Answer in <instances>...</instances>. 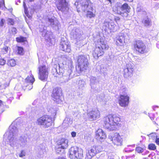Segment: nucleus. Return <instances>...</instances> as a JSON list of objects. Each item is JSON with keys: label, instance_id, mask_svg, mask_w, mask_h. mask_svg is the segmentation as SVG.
I'll list each match as a JSON object with an SVG mask.
<instances>
[{"label": "nucleus", "instance_id": "obj_1", "mask_svg": "<svg viewBox=\"0 0 159 159\" xmlns=\"http://www.w3.org/2000/svg\"><path fill=\"white\" fill-rule=\"evenodd\" d=\"M95 47L92 51V55L96 60L102 57L106 51L109 50V46L102 39L100 38L94 42Z\"/></svg>", "mask_w": 159, "mask_h": 159}, {"label": "nucleus", "instance_id": "obj_2", "mask_svg": "<svg viewBox=\"0 0 159 159\" xmlns=\"http://www.w3.org/2000/svg\"><path fill=\"white\" fill-rule=\"evenodd\" d=\"M104 127L110 131L116 129V126L120 125L121 121L120 116L116 115H110L103 118Z\"/></svg>", "mask_w": 159, "mask_h": 159}, {"label": "nucleus", "instance_id": "obj_3", "mask_svg": "<svg viewBox=\"0 0 159 159\" xmlns=\"http://www.w3.org/2000/svg\"><path fill=\"white\" fill-rule=\"evenodd\" d=\"M76 63V70L79 73L87 70L89 66L87 57L84 55H80L78 56Z\"/></svg>", "mask_w": 159, "mask_h": 159}, {"label": "nucleus", "instance_id": "obj_4", "mask_svg": "<svg viewBox=\"0 0 159 159\" xmlns=\"http://www.w3.org/2000/svg\"><path fill=\"white\" fill-rule=\"evenodd\" d=\"M132 49L134 52L138 54H143L148 52L145 44L140 39H136L134 41Z\"/></svg>", "mask_w": 159, "mask_h": 159}, {"label": "nucleus", "instance_id": "obj_5", "mask_svg": "<svg viewBox=\"0 0 159 159\" xmlns=\"http://www.w3.org/2000/svg\"><path fill=\"white\" fill-rule=\"evenodd\" d=\"M93 2L90 0H76L75 3L78 12H80L81 10L85 12L90 7L93 6Z\"/></svg>", "mask_w": 159, "mask_h": 159}, {"label": "nucleus", "instance_id": "obj_6", "mask_svg": "<svg viewBox=\"0 0 159 159\" xmlns=\"http://www.w3.org/2000/svg\"><path fill=\"white\" fill-rule=\"evenodd\" d=\"M7 139L11 146H14L16 143L17 140L18 130L16 127L11 125L9 127Z\"/></svg>", "mask_w": 159, "mask_h": 159}, {"label": "nucleus", "instance_id": "obj_7", "mask_svg": "<svg viewBox=\"0 0 159 159\" xmlns=\"http://www.w3.org/2000/svg\"><path fill=\"white\" fill-rule=\"evenodd\" d=\"M36 123L39 125L42 126L43 128H48L52 125V118L48 116H43L37 119Z\"/></svg>", "mask_w": 159, "mask_h": 159}, {"label": "nucleus", "instance_id": "obj_8", "mask_svg": "<svg viewBox=\"0 0 159 159\" xmlns=\"http://www.w3.org/2000/svg\"><path fill=\"white\" fill-rule=\"evenodd\" d=\"M69 156L71 159H82L83 150L81 148L72 147L69 149Z\"/></svg>", "mask_w": 159, "mask_h": 159}, {"label": "nucleus", "instance_id": "obj_9", "mask_svg": "<svg viewBox=\"0 0 159 159\" xmlns=\"http://www.w3.org/2000/svg\"><path fill=\"white\" fill-rule=\"evenodd\" d=\"M57 8L62 12H68L69 10V4L67 0H57L55 2Z\"/></svg>", "mask_w": 159, "mask_h": 159}, {"label": "nucleus", "instance_id": "obj_10", "mask_svg": "<svg viewBox=\"0 0 159 159\" xmlns=\"http://www.w3.org/2000/svg\"><path fill=\"white\" fill-rule=\"evenodd\" d=\"M102 150L103 148L101 146H93L90 149L87 150L85 159H91L97 154L102 151Z\"/></svg>", "mask_w": 159, "mask_h": 159}, {"label": "nucleus", "instance_id": "obj_11", "mask_svg": "<svg viewBox=\"0 0 159 159\" xmlns=\"http://www.w3.org/2000/svg\"><path fill=\"white\" fill-rule=\"evenodd\" d=\"M38 69L39 78L42 81H46L48 75V68L45 65H43L39 66Z\"/></svg>", "mask_w": 159, "mask_h": 159}, {"label": "nucleus", "instance_id": "obj_12", "mask_svg": "<svg viewBox=\"0 0 159 159\" xmlns=\"http://www.w3.org/2000/svg\"><path fill=\"white\" fill-rule=\"evenodd\" d=\"M68 140L64 138L61 139L57 142L55 147L56 151L57 153L60 154L61 150L66 148L68 146Z\"/></svg>", "mask_w": 159, "mask_h": 159}, {"label": "nucleus", "instance_id": "obj_13", "mask_svg": "<svg viewBox=\"0 0 159 159\" xmlns=\"http://www.w3.org/2000/svg\"><path fill=\"white\" fill-rule=\"evenodd\" d=\"M126 68L124 70L123 76L126 78L131 77L134 72V64L132 62L126 64Z\"/></svg>", "mask_w": 159, "mask_h": 159}, {"label": "nucleus", "instance_id": "obj_14", "mask_svg": "<svg viewBox=\"0 0 159 159\" xmlns=\"http://www.w3.org/2000/svg\"><path fill=\"white\" fill-rule=\"evenodd\" d=\"M130 7L128 4L126 3L123 4L120 7V9L117 8L116 12L117 14L123 16L124 14L125 13H129L130 11Z\"/></svg>", "mask_w": 159, "mask_h": 159}, {"label": "nucleus", "instance_id": "obj_15", "mask_svg": "<svg viewBox=\"0 0 159 159\" xmlns=\"http://www.w3.org/2000/svg\"><path fill=\"white\" fill-rule=\"evenodd\" d=\"M110 139L114 145L118 146L121 145L122 144L123 140L119 134L117 133H116L113 137H111Z\"/></svg>", "mask_w": 159, "mask_h": 159}, {"label": "nucleus", "instance_id": "obj_16", "mask_svg": "<svg viewBox=\"0 0 159 159\" xmlns=\"http://www.w3.org/2000/svg\"><path fill=\"white\" fill-rule=\"evenodd\" d=\"M96 137L98 140L102 141L103 139L106 138V135L104 132L100 129L96 131Z\"/></svg>", "mask_w": 159, "mask_h": 159}, {"label": "nucleus", "instance_id": "obj_17", "mask_svg": "<svg viewBox=\"0 0 159 159\" xmlns=\"http://www.w3.org/2000/svg\"><path fill=\"white\" fill-rule=\"evenodd\" d=\"M125 36L124 34L119 35L116 37V44L118 46H122L125 43Z\"/></svg>", "mask_w": 159, "mask_h": 159}, {"label": "nucleus", "instance_id": "obj_18", "mask_svg": "<svg viewBox=\"0 0 159 159\" xmlns=\"http://www.w3.org/2000/svg\"><path fill=\"white\" fill-rule=\"evenodd\" d=\"M89 116L90 119L93 120H96V119L99 118V111L97 109H95L89 113Z\"/></svg>", "mask_w": 159, "mask_h": 159}, {"label": "nucleus", "instance_id": "obj_19", "mask_svg": "<svg viewBox=\"0 0 159 159\" xmlns=\"http://www.w3.org/2000/svg\"><path fill=\"white\" fill-rule=\"evenodd\" d=\"M35 81L34 78L32 75H30L29 76H28L25 80V82L26 84L29 83V84L28 85H30V87L29 88H27V89L28 90H30L32 88V85Z\"/></svg>", "mask_w": 159, "mask_h": 159}, {"label": "nucleus", "instance_id": "obj_20", "mask_svg": "<svg viewBox=\"0 0 159 159\" xmlns=\"http://www.w3.org/2000/svg\"><path fill=\"white\" fill-rule=\"evenodd\" d=\"M60 48L61 50L66 52L70 53L71 51L70 45L65 42L61 44Z\"/></svg>", "mask_w": 159, "mask_h": 159}, {"label": "nucleus", "instance_id": "obj_21", "mask_svg": "<svg viewBox=\"0 0 159 159\" xmlns=\"http://www.w3.org/2000/svg\"><path fill=\"white\" fill-rule=\"evenodd\" d=\"M60 89L56 87L54 88L51 95V96L53 98L57 99H59L60 97Z\"/></svg>", "mask_w": 159, "mask_h": 159}, {"label": "nucleus", "instance_id": "obj_22", "mask_svg": "<svg viewBox=\"0 0 159 159\" xmlns=\"http://www.w3.org/2000/svg\"><path fill=\"white\" fill-rule=\"evenodd\" d=\"M90 11L87 10V13L86 15V17L90 19L92 18H94L95 17L96 15L95 13H94L93 12V7H90L89 8Z\"/></svg>", "mask_w": 159, "mask_h": 159}, {"label": "nucleus", "instance_id": "obj_23", "mask_svg": "<svg viewBox=\"0 0 159 159\" xmlns=\"http://www.w3.org/2000/svg\"><path fill=\"white\" fill-rule=\"evenodd\" d=\"M119 103L120 106L123 107H125L128 105L129 100H119Z\"/></svg>", "mask_w": 159, "mask_h": 159}, {"label": "nucleus", "instance_id": "obj_24", "mask_svg": "<svg viewBox=\"0 0 159 159\" xmlns=\"http://www.w3.org/2000/svg\"><path fill=\"white\" fill-rule=\"evenodd\" d=\"M104 24L106 27L110 30H113L114 28V25L112 23L106 21L104 22Z\"/></svg>", "mask_w": 159, "mask_h": 159}, {"label": "nucleus", "instance_id": "obj_25", "mask_svg": "<svg viewBox=\"0 0 159 159\" xmlns=\"http://www.w3.org/2000/svg\"><path fill=\"white\" fill-rule=\"evenodd\" d=\"M19 140L21 145H25L27 142V137L25 136L22 135L20 137Z\"/></svg>", "mask_w": 159, "mask_h": 159}, {"label": "nucleus", "instance_id": "obj_26", "mask_svg": "<svg viewBox=\"0 0 159 159\" xmlns=\"http://www.w3.org/2000/svg\"><path fill=\"white\" fill-rule=\"evenodd\" d=\"M16 41L17 43H24L27 41L26 38L22 36H20L16 38Z\"/></svg>", "mask_w": 159, "mask_h": 159}, {"label": "nucleus", "instance_id": "obj_27", "mask_svg": "<svg viewBox=\"0 0 159 159\" xmlns=\"http://www.w3.org/2000/svg\"><path fill=\"white\" fill-rule=\"evenodd\" d=\"M7 65L11 67L14 66L16 65V61L13 59L9 60L7 61Z\"/></svg>", "mask_w": 159, "mask_h": 159}, {"label": "nucleus", "instance_id": "obj_28", "mask_svg": "<svg viewBox=\"0 0 159 159\" xmlns=\"http://www.w3.org/2000/svg\"><path fill=\"white\" fill-rule=\"evenodd\" d=\"M8 33L11 35H15L17 33L16 29L14 27H11L9 28Z\"/></svg>", "mask_w": 159, "mask_h": 159}, {"label": "nucleus", "instance_id": "obj_29", "mask_svg": "<svg viewBox=\"0 0 159 159\" xmlns=\"http://www.w3.org/2000/svg\"><path fill=\"white\" fill-rule=\"evenodd\" d=\"M10 50V48L8 47L5 46L1 49V53L5 54L7 53L9 50Z\"/></svg>", "mask_w": 159, "mask_h": 159}, {"label": "nucleus", "instance_id": "obj_30", "mask_svg": "<svg viewBox=\"0 0 159 159\" xmlns=\"http://www.w3.org/2000/svg\"><path fill=\"white\" fill-rule=\"evenodd\" d=\"M17 53L20 55H22L24 54V50L23 48L21 47H17Z\"/></svg>", "mask_w": 159, "mask_h": 159}, {"label": "nucleus", "instance_id": "obj_31", "mask_svg": "<svg viewBox=\"0 0 159 159\" xmlns=\"http://www.w3.org/2000/svg\"><path fill=\"white\" fill-rule=\"evenodd\" d=\"M143 24L145 26H148L151 25V21L148 18L144 20L143 22Z\"/></svg>", "mask_w": 159, "mask_h": 159}, {"label": "nucleus", "instance_id": "obj_32", "mask_svg": "<svg viewBox=\"0 0 159 159\" xmlns=\"http://www.w3.org/2000/svg\"><path fill=\"white\" fill-rule=\"evenodd\" d=\"M145 150V149L144 148H142L139 147H136L135 149L136 151L139 153H143Z\"/></svg>", "mask_w": 159, "mask_h": 159}, {"label": "nucleus", "instance_id": "obj_33", "mask_svg": "<svg viewBox=\"0 0 159 159\" xmlns=\"http://www.w3.org/2000/svg\"><path fill=\"white\" fill-rule=\"evenodd\" d=\"M72 123V120L68 117H66L64 121V123L67 124L68 125L71 124Z\"/></svg>", "mask_w": 159, "mask_h": 159}, {"label": "nucleus", "instance_id": "obj_34", "mask_svg": "<svg viewBox=\"0 0 159 159\" xmlns=\"http://www.w3.org/2000/svg\"><path fill=\"white\" fill-rule=\"evenodd\" d=\"M148 148L150 150H155L156 149V146L155 144L151 143L148 145Z\"/></svg>", "mask_w": 159, "mask_h": 159}, {"label": "nucleus", "instance_id": "obj_35", "mask_svg": "<svg viewBox=\"0 0 159 159\" xmlns=\"http://www.w3.org/2000/svg\"><path fill=\"white\" fill-rule=\"evenodd\" d=\"M148 135L150 139L151 138L153 140L155 139H156V138H157V135L156 133H152Z\"/></svg>", "mask_w": 159, "mask_h": 159}, {"label": "nucleus", "instance_id": "obj_36", "mask_svg": "<svg viewBox=\"0 0 159 159\" xmlns=\"http://www.w3.org/2000/svg\"><path fill=\"white\" fill-rule=\"evenodd\" d=\"M7 24L11 25H13L14 24V21L13 19L9 18L7 19Z\"/></svg>", "mask_w": 159, "mask_h": 159}, {"label": "nucleus", "instance_id": "obj_37", "mask_svg": "<svg viewBox=\"0 0 159 159\" xmlns=\"http://www.w3.org/2000/svg\"><path fill=\"white\" fill-rule=\"evenodd\" d=\"M6 63V61L4 58H0V65L3 66L5 65Z\"/></svg>", "mask_w": 159, "mask_h": 159}, {"label": "nucleus", "instance_id": "obj_38", "mask_svg": "<svg viewBox=\"0 0 159 159\" xmlns=\"http://www.w3.org/2000/svg\"><path fill=\"white\" fill-rule=\"evenodd\" d=\"M121 99H129V97L127 95H121L120 96Z\"/></svg>", "mask_w": 159, "mask_h": 159}, {"label": "nucleus", "instance_id": "obj_39", "mask_svg": "<svg viewBox=\"0 0 159 159\" xmlns=\"http://www.w3.org/2000/svg\"><path fill=\"white\" fill-rule=\"evenodd\" d=\"M5 7V1L4 0H0V8Z\"/></svg>", "mask_w": 159, "mask_h": 159}, {"label": "nucleus", "instance_id": "obj_40", "mask_svg": "<svg viewBox=\"0 0 159 159\" xmlns=\"http://www.w3.org/2000/svg\"><path fill=\"white\" fill-rule=\"evenodd\" d=\"M24 12L25 13L26 16L29 19H31V16H30V14H29V11L27 10H26V11H24Z\"/></svg>", "mask_w": 159, "mask_h": 159}, {"label": "nucleus", "instance_id": "obj_41", "mask_svg": "<svg viewBox=\"0 0 159 159\" xmlns=\"http://www.w3.org/2000/svg\"><path fill=\"white\" fill-rule=\"evenodd\" d=\"M5 22V20L3 19H1L0 21V26L2 27L4 25V23Z\"/></svg>", "mask_w": 159, "mask_h": 159}, {"label": "nucleus", "instance_id": "obj_42", "mask_svg": "<svg viewBox=\"0 0 159 159\" xmlns=\"http://www.w3.org/2000/svg\"><path fill=\"white\" fill-rule=\"evenodd\" d=\"M25 155V152L24 150H22L20 153L19 154V156L20 157H23Z\"/></svg>", "mask_w": 159, "mask_h": 159}, {"label": "nucleus", "instance_id": "obj_43", "mask_svg": "<svg viewBox=\"0 0 159 159\" xmlns=\"http://www.w3.org/2000/svg\"><path fill=\"white\" fill-rule=\"evenodd\" d=\"M120 20V18L119 16H116L115 17L114 20L116 22H117L119 21Z\"/></svg>", "mask_w": 159, "mask_h": 159}, {"label": "nucleus", "instance_id": "obj_44", "mask_svg": "<svg viewBox=\"0 0 159 159\" xmlns=\"http://www.w3.org/2000/svg\"><path fill=\"white\" fill-rule=\"evenodd\" d=\"M23 6L24 8V11H26V10H28V8L26 7V5L25 3V2H24L23 3Z\"/></svg>", "mask_w": 159, "mask_h": 159}, {"label": "nucleus", "instance_id": "obj_45", "mask_svg": "<svg viewBox=\"0 0 159 159\" xmlns=\"http://www.w3.org/2000/svg\"><path fill=\"white\" fill-rule=\"evenodd\" d=\"M71 135L72 137H75L76 136V133L75 132H72L71 133Z\"/></svg>", "mask_w": 159, "mask_h": 159}, {"label": "nucleus", "instance_id": "obj_46", "mask_svg": "<svg viewBox=\"0 0 159 159\" xmlns=\"http://www.w3.org/2000/svg\"><path fill=\"white\" fill-rule=\"evenodd\" d=\"M155 142L157 144L159 145V138H156Z\"/></svg>", "mask_w": 159, "mask_h": 159}, {"label": "nucleus", "instance_id": "obj_47", "mask_svg": "<svg viewBox=\"0 0 159 159\" xmlns=\"http://www.w3.org/2000/svg\"><path fill=\"white\" fill-rule=\"evenodd\" d=\"M48 20L51 23H53L54 22V20L53 19L49 18L48 19Z\"/></svg>", "mask_w": 159, "mask_h": 159}, {"label": "nucleus", "instance_id": "obj_48", "mask_svg": "<svg viewBox=\"0 0 159 159\" xmlns=\"http://www.w3.org/2000/svg\"><path fill=\"white\" fill-rule=\"evenodd\" d=\"M149 153V151H146L143 153L142 154L143 155H145L148 154Z\"/></svg>", "mask_w": 159, "mask_h": 159}, {"label": "nucleus", "instance_id": "obj_49", "mask_svg": "<svg viewBox=\"0 0 159 159\" xmlns=\"http://www.w3.org/2000/svg\"><path fill=\"white\" fill-rule=\"evenodd\" d=\"M58 101H60V102H61V100H54V102H55V103L58 104V103H57Z\"/></svg>", "mask_w": 159, "mask_h": 159}, {"label": "nucleus", "instance_id": "obj_50", "mask_svg": "<svg viewBox=\"0 0 159 159\" xmlns=\"http://www.w3.org/2000/svg\"><path fill=\"white\" fill-rule=\"evenodd\" d=\"M108 159H114V158L113 157H111L110 156H108Z\"/></svg>", "mask_w": 159, "mask_h": 159}, {"label": "nucleus", "instance_id": "obj_51", "mask_svg": "<svg viewBox=\"0 0 159 159\" xmlns=\"http://www.w3.org/2000/svg\"><path fill=\"white\" fill-rule=\"evenodd\" d=\"M58 159H66L64 157H59Z\"/></svg>", "mask_w": 159, "mask_h": 159}, {"label": "nucleus", "instance_id": "obj_52", "mask_svg": "<svg viewBox=\"0 0 159 159\" xmlns=\"http://www.w3.org/2000/svg\"><path fill=\"white\" fill-rule=\"evenodd\" d=\"M158 107L157 106H154L153 107V109L154 110H155V107Z\"/></svg>", "mask_w": 159, "mask_h": 159}, {"label": "nucleus", "instance_id": "obj_53", "mask_svg": "<svg viewBox=\"0 0 159 159\" xmlns=\"http://www.w3.org/2000/svg\"><path fill=\"white\" fill-rule=\"evenodd\" d=\"M111 4L112 3L111 0H107Z\"/></svg>", "mask_w": 159, "mask_h": 159}, {"label": "nucleus", "instance_id": "obj_54", "mask_svg": "<svg viewBox=\"0 0 159 159\" xmlns=\"http://www.w3.org/2000/svg\"><path fill=\"white\" fill-rule=\"evenodd\" d=\"M2 101H1V100H0V105H1V104H2Z\"/></svg>", "mask_w": 159, "mask_h": 159}, {"label": "nucleus", "instance_id": "obj_55", "mask_svg": "<svg viewBox=\"0 0 159 159\" xmlns=\"http://www.w3.org/2000/svg\"><path fill=\"white\" fill-rule=\"evenodd\" d=\"M34 0H30V1H33Z\"/></svg>", "mask_w": 159, "mask_h": 159}, {"label": "nucleus", "instance_id": "obj_56", "mask_svg": "<svg viewBox=\"0 0 159 159\" xmlns=\"http://www.w3.org/2000/svg\"><path fill=\"white\" fill-rule=\"evenodd\" d=\"M54 113H55V115H56V113L55 112H54Z\"/></svg>", "mask_w": 159, "mask_h": 159}, {"label": "nucleus", "instance_id": "obj_57", "mask_svg": "<svg viewBox=\"0 0 159 159\" xmlns=\"http://www.w3.org/2000/svg\"><path fill=\"white\" fill-rule=\"evenodd\" d=\"M56 70V72H57V73H58V72H57V70Z\"/></svg>", "mask_w": 159, "mask_h": 159}, {"label": "nucleus", "instance_id": "obj_58", "mask_svg": "<svg viewBox=\"0 0 159 159\" xmlns=\"http://www.w3.org/2000/svg\"><path fill=\"white\" fill-rule=\"evenodd\" d=\"M158 35H159V32H158Z\"/></svg>", "mask_w": 159, "mask_h": 159}, {"label": "nucleus", "instance_id": "obj_59", "mask_svg": "<svg viewBox=\"0 0 159 159\" xmlns=\"http://www.w3.org/2000/svg\"><path fill=\"white\" fill-rule=\"evenodd\" d=\"M150 118L151 119V120H152V119L151 117H150Z\"/></svg>", "mask_w": 159, "mask_h": 159}, {"label": "nucleus", "instance_id": "obj_60", "mask_svg": "<svg viewBox=\"0 0 159 159\" xmlns=\"http://www.w3.org/2000/svg\"><path fill=\"white\" fill-rule=\"evenodd\" d=\"M124 1H125V0H124Z\"/></svg>", "mask_w": 159, "mask_h": 159}]
</instances>
